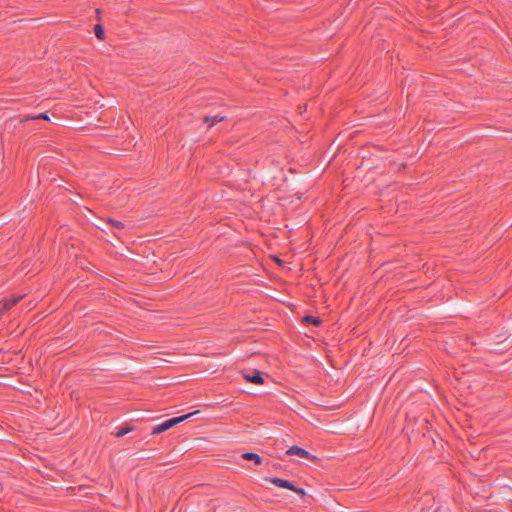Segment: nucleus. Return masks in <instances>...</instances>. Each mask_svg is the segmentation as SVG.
I'll return each instance as SVG.
<instances>
[{"label": "nucleus", "mask_w": 512, "mask_h": 512, "mask_svg": "<svg viewBox=\"0 0 512 512\" xmlns=\"http://www.w3.org/2000/svg\"><path fill=\"white\" fill-rule=\"evenodd\" d=\"M198 412L199 411H195V412H192V413H188L186 415H182V416H179V417H175V418L166 420L165 422L154 426L153 429H152V434L163 433V432L169 430L170 428L174 427L175 425H177V424L187 420L192 415L197 414Z\"/></svg>", "instance_id": "obj_1"}, {"label": "nucleus", "mask_w": 512, "mask_h": 512, "mask_svg": "<svg viewBox=\"0 0 512 512\" xmlns=\"http://www.w3.org/2000/svg\"><path fill=\"white\" fill-rule=\"evenodd\" d=\"M265 480L275 484L276 486H278L280 488H287V489H290L302 496L305 495L304 489L295 487L293 485V483H291L290 481H287V480H284L281 478H265Z\"/></svg>", "instance_id": "obj_2"}, {"label": "nucleus", "mask_w": 512, "mask_h": 512, "mask_svg": "<svg viewBox=\"0 0 512 512\" xmlns=\"http://www.w3.org/2000/svg\"><path fill=\"white\" fill-rule=\"evenodd\" d=\"M286 454L290 455V456L296 455V456H299V457H302V458L311 459V460H316L317 459L316 456L311 455L308 451H306L305 449H303V448H301L299 446H292V447H290L286 451Z\"/></svg>", "instance_id": "obj_3"}, {"label": "nucleus", "mask_w": 512, "mask_h": 512, "mask_svg": "<svg viewBox=\"0 0 512 512\" xmlns=\"http://www.w3.org/2000/svg\"><path fill=\"white\" fill-rule=\"evenodd\" d=\"M242 375H243L244 379L247 380L248 382L255 383V384H263L264 383V379L261 375V372L258 370H253L251 373L243 372Z\"/></svg>", "instance_id": "obj_4"}, {"label": "nucleus", "mask_w": 512, "mask_h": 512, "mask_svg": "<svg viewBox=\"0 0 512 512\" xmlns=\"http://www.w3.org/2000/svg\"><path fill=\"white\" fill-rule=\"evenodd\" d=\"M22 299V296L12 297L10 299H4L0 302L1 309L0 313L9 310L14 305H16L20 300Z\"/></svg>", "instance_id": "obj_5"}, {"label": "nucleus", "mask_w": 512, "mask_h": 512, "mask_svg": "<svg viewBox=\"0 0 512 512\" xmlns=\"http://www.w3.org/2000/svg\"><path fill=\"white\" fill-rule=\"evenodd\" d=\"M242 458L248 461H253L256 465L262 464V458L253 452H246L242 454Z\"/></svg>", "instance_id": "obj_6"}, {"label": "nucleus", "mask_w": 512, "mask_h": 512, "mask_svg": "<svg viewBox=\"0 0 512 512\" xmlns=\"http://www.w3.org/2000/svg\"><path fill=\"white\" fill-rule=\"evenodd\" d=\"M223 120H225V117L224 116H219V115L212 116V117L211 116H206L204 118L205 123H207L209 127H212L216 123L221 122Z\"/></svg>", "instance_id": "obj_7"}, {"label": "nucleus", "mask_w": 512, "mask_h": 512, "mask_svg": "<svg viewBox=\"0 0 512 512\" xmlns=\"http://www.w3.org/2000/svg\"><path fill=\"white\" fill-rule=\"evenodd\" d=\"M304 321L313 325H319L321 322L319 318L310 315L305 316Z\"/></svg>", "instance_id": "obj_8"}, {"label": "nucleus", "mask_w": 512, "mask_h": 512, "mask_svg": "<svg viewBox=\"0 0 512 512\" xmlns=\"http://www.w3.org/2000/svg\"><path fill=\"white\" fill-rule=\"evenodd\" d=\"M95 35L100 40L104 39V29L99 24L95 26Z\"/></svg>", "instance_id": "obj_9"}, {"label": "nucleus", "mask_w": 512, "mask_h": 512, "mask_svg": "<svg viewBox=\"0 0 512 512\" xmlns=\"http://www.w3.org/2000/svg\"><path fill=\"white\" fill-rule=\"evenodd\" d=\"M130 431H132L131 428H122V429H120L119 431H117L115 433V436L116 437H123L124 435H126Z\"/></svg>", "instance_id": "obj_10"}, {"label": "nucleus", "mask_w": 512, "mask_h": 512, "mask_svg": "<svg viewBox=\"0 0 512 512\" xmlns=\"http://www.w3.org/2000/svg\"><path fill=\"white\" fill-rule=\"evenodd\" d=\"M109 222L115 227V228H123L124 227V224L120 221H117V220H113V219H110Z\"/></svg>", "instance_id": "obj_11"}, {"label": "nucleus", "mask_w": 512, "mask_h": 512, "mask_svg": "<svg viewBox=\"0 0 512 512\" xmlns=\"http://www.w3.org/2000/svg\"><path fill=\"white\" fill-rule=\"evenodd\" d=\"M31 119L49 120V116L45 113H42V114L32 117Z\"/></svg>", "instance_id": "obj_12"}, {"label": "nucleus", "mask_w": 512, "mask_h": 512, "mask_svg": "<svg viewBox=\"0 0 512 512\" xmlns=\"http://www.w3.org/2000/svg\"><path fill=\"white\" fill-rule=\"evenodd\" d=\"M274 260H275L279 265H281V264H282V261H281L278 257H276V256H275V257H274Z\"/></svg>", "instance_id": "obj_13"}]
</instances>
